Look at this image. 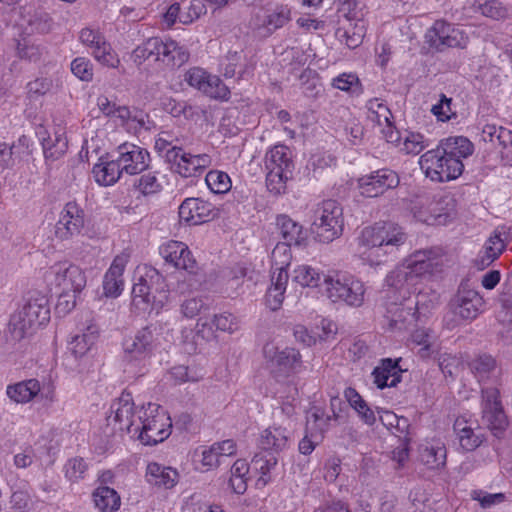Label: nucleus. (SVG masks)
Masks as SVG:
<instances>
[{"instance_id": "f3484780", "label": "nucleus", "mask_w": 512, "mask_h": 512, "mask_svg": "<svg viewBox=\"0 0 512 512\" xmlns=\"http://www.w3.org/2000/svg\"><path fill=\"white\" fill-rule=\"evenodd\" d=\"M118 161L125 173L135 175L149 166V152L135 144L124 143L118 147Z\"/></svg>"}, {"instance_id": "423d86ee", "label": "nucleus", "mask_w": 512, "mask_h": 512, "mask_svg": "<svg viewBox=\"0 0 512 512\" xmlns=\"http://www.w3.org/2000/svg\"><path fill=\"white\" fill-rule=\"evenodd\" d=\"M263 355L271 373L278 381L298 372L301 367V355L294 348L286 347L279 350L274 344L267 343L263 347Z\"/></svg>"}, {"instance_id": "cd10ccee", "label": "nucleus", "mask_w": 512, "mask_h": 512, "mask_svg": "<svg viewBox=\"0 0 512 512\" xmlns=\"http://www.w3.org/2000/svg\"><path fill=\"white\" fill-rule=\"evenodd\" d=\"M398 292L400 293L401 299L403 300L402 292H400V291H398ZM404 301H406V303H402V301L400 303H398L397 301H391V302L386 301L385 302V306H386L385 317L389 320L390 325L392 327L401 328L398 325L404 324L405 322H407L409 317H411V318H414L415 316L417 317L416 312L414 311L413 307L410 305V301L407 300L406 298L404 299Z\"/></svg>"}, {"instance_id": "72a5a7b5", "label": "nucleus", "mask_w": 512, "mask_h": 512, "mask_svg": "<svg viewBox=\"0 0 512 512\" xmlns=\"http://www.w3.org/2000/svg\"><path fill=\"white\" fill-rule=\"evenodd\" d=\"M325 274L308 265H300L293 270L292 281L302 287L315 288L323 284Z\"/></svg>"}, {"instance_id": "c756f323", "label": "nucleus", "mask_w": 512, "mask_h": 512, "mask_svg": "<svg viewBox=\"0 0 512 512\" xmlns=\"http://www.w3.org/2000/svg\"><path fill=\"white\" fill-rule=\"evenodd\" d=\"M97 183L103 186L113 185L124 171L118 159L95 164L92 170Z\"/></svg>"}, {"instance_id": "4c0bfd02", "label": "nucleus", "mask_w": 512, "mask_h": 512, "mask_svg": "<svg viewBox=\"0 0 512 512\" xmlns=\"http://www.w3.org/2000/svg\"><path fill=\"white\" fill-rule=\"evenodd\" d=\"M97 339L96 331L93 327H88L87 332L76 335L70 345V350L76 358L84 356L94 345Z\"/></svg>"}, {"instance_id": "0e129e2a", "label": "nucleus", "mask_w": 512, "mask_h": 512, "mask_svg": "<svg viewBox=\"0 0 512 512\" xmlns=\"http://www.w3.org/2000/svg\"><path fill=\"white\" fill-rule=\"evenodd\" d=\"M177 173L185 178L199 175L194 155L185 152V155L182 156V162L179 164V170H177Z\"/></svg>"}, {"instance_id": "c85d7f7f", "label": "nucleus", "mask_w": 512, "mask_h": 512, "mask_svg": "<svg viewBox=\"0 0 512 512\" xmlns=\"http://www.w3.org/2000/svg\"><path fill=\"white\" fill-rule=\"evenodd\" d=\"M435 149H440L441 153L461 160V158H466L473 153V144L463 136L449 137L441 140Z\"/></svg>"}, {"instance_id": "6e6552de", "label": "nucleus", "mask_w": 512, "mask_h": 512, "mask_svg": "<svg viewBox=\"0 0 512 512\" xmlns=\"http://www.w3.org/2000/svg\"><path fill=\"white\" fill-rule=\"evenodd\" d=\"M158 408V406L149 403L148 410L151 414L156 411V414L148 416L147 411H145L146 418L142 420V417H139L142 423L139 439L145 445H156L163 442L171 434V419L165 412H159Z\"/></svg>"}, {"instance_id": "39448f33", "label": "nucleus", "mask_w": 512, "mask_h": 512, "mask_svg": "<svg viewBox=\"0 0 512 512\" xmlns=\"http://www.w3.org/2000/svg\"><path fill=\"white\" fill-rule=\"evenodd\" d=\"M441 152L440 149L425 152L419 160L421 169L433 181L446 182L458 178L464 170L462 160Z\"/></svg>"}, {"instance_id": "052dcab7", "label": "nucleus", "mask_w": 512, "mask_h": 512, "mask_svg": "<svg viewBox=\"0 0 512 512\" xmlns=\"http://www.w3.org/2000/svg\"><path fill=\"white\" fill-rule=\"evenodd\" d=\"M501 310L499 311V320L502 323H512V293L502 292L499 296Z\"/></svg>"}, {"instance_id": "e433bc0d", "label": "nucleus", "mask_w": 512, "mask_h": 512, "mask_svg": "<svg viewBox=\"0 0 512 512\" xmlns=\"http://www.w3.org/2000/svg\"><path fill=\"white\" fill-rule=\"evenodd\" d=\"M420 461L429 469H440L446 465L445 446H425L420 450Z\"/></svg>"}, {"instance_id": "a211bd4d", "label": "nucleus", "mask_w": 512, "mask_h": 512, "mask_svg": "<svg viewBox=\"0 0 512 512\" xmlns=\"http://www.w3.org/2000/svg\"><path fill=\"white\" fill-rule=\"evenodd\" d=\"M401 358H384L372 371L374 383L379 389L396 387L402 381V374L406 370L399 365Z\"/></svg>"}, {"instance_id": "a878e982", "label": "nucleus", "mask_w": 512, "mask_h": 512, "mask_svg": "<svg viewBox=\"0 0 512 512\" xmlns=\"http://www.w3.org/2000/svg\"><path fill=\"white\" fill-rule=\"evenodd\" d=\"M40 392V383L37 379L31 378L18 383L8 385L7 396L16 403L25 404L33 400Z\"/></svg>"}, {"instance_id": "bf43d9fd", "label": "nucleus", "mask_w": 512, "mask_h": 512, "mask_svg": "<svg viewBox=\"0 0 512 512\" xmlns=\"http://www.w3.org/2000/svg\"><path fill=\"white\" fill-rule=\"evenodd\" d=\"M451 102V98H448L445 94H441L439 102L432 106L431 112L438 120L447 121L451 118Z\"/></svg>"}, {"instance_id": "9d476101", "label": "nucleus", "mask_w": 512, "mask_h": 512, "mask_svg": "<svg viewBox=\"0 0 512 512\" xmlns=\"http://www.w3.org/2000/svg\"><path fill=\"white\" fill-rule=\"evenodd\" d=\"M184 81L187 82L189 86L198 89L210 98L220 100L229 99V88L218 76L208 74L202 68L194 67L189 69L184 75Z\"/></svg>"}, {"instance_id": "f257e3e1", "label": "nucleus", "mask_w": 512, "mask_h": 512, "mask_svg": "<svg viewBox=\"0 0 512 512\" xmlns=\"http://www.w3.org/2000/svg\"><path fill=\"white\" fill-rule=\"evenodd\" d=\"M444 255L440 248H429L415 251L401 265L391 271L385 279L389 287L386 297L390 293L402 292V297L410 293V288L420 280L430 278L442 272Z\"/></svg>"}, {"instance_id": "393cba45", "label": "nucleus", "mask_w": 512, "mask_h": 512, "mask_svg": "<svg viewBox=\"0 0 512 512\" xmlns=\"http://www.w3.org/2000/svg\"><path fill=\"white\" fill-rule=\"evenodd\" d=\"M278 463L277 457L272 452L261 451L256 453L251 461V467L256 472L260 473L256 485L264 487L271 482V470L275 469Z\"/></svg>"}, {"instance_id": "69168bd1", "label": "nucleus", "mask_w": 512, "mask_h": 512, "mask_svg": "<svg viewBox=\"0 0 512 512\" xmlns=\"http://www.w3.org/2000/svg\"><path fill=\"white\" fill-rule=\"evenodd\" d=\"M17 53L21 59H26L34 62L39 60L41 57V49L39 48V46L29 44L26 41H24L23 43H18Z\"/></svg>"}, {"instance_id": "09e8293b", "label": "nucleus", "mask_w": 512, "mask_h": 512, "mask_svg": "<svg viewBox=\"0 0 512 512\" xmlns=\"http://www.w3.org/2000/svg\"><path fill=\"white\" fill-rule=\"evenodd\" d=\"M291 246L287 242H279L276 244L271 253V259L273 267L285 266L288 268L290 265V260L292 258L291 255Z\"/></svg>"}, {"instance_id": "ea45409f", "label": "nucleus", "mask_w": 512, "mask_h": 512, "mask_svg": "<svg viewBox=\"0 0 512 512\" xmlns=\"http://www.w3.org/2000/svg\"><path fill=\"white\" fill-rule=\"evenodd\" d=\"M483 417L488 423L493 435L497 438H502L508 426V420L503 408L485 412L483 413Z\"/></svg>"}, {"instance_id": "6e6d98bb", "label": "nucleus", "mask_w": 512, "mask_h": 512, "mask_svg": "<svg viewBox=\"0 0 512 512\" xmlns=\"http://www.w3.org/2000/svg\"><path fill=\"white\" fill-rule=\"evenodd\" d=\"M505 248L506 244L501 238V234L494 232V234L491 235L486 241L483 247V251H485L487 255H490L492 260H496L502 254Z\"/></svg>"}, {"instance_id": "c03bdc74", "label": "nucleus", "mask_w": 512, "mask_h": 512, "mask_svg": "<svg viewBox=\"0 0 512 512\" xmlns=\"http://www.w3.org/2000/svg\"><path fill=\"white\" fill-rule=\"evenodd\" d=\"M92 54L98 62L107 67L116 68L120 63L117 55L113 53L110 44L106 43L105 40L100 45L95 46Z\"/></svg>"}, {"instance_id": "7c9ffc66", "label": "nucleus", "mask_w": 512, "mask_h": 512, "mask_svg": "<svg viewBox=\"0 0 512 512\" xmlns=\"http://www.w3.org/2000/svg\"><path fill=\"white\" fill-rule=\"evenodd\" d=\"M148 481L154 485L172 488L177 481L178 473L171 467H163L158 463H150L147 466Z\"/></svg>"}, {"instance_id": "f8f14e48", "label": "nucleus", "mask_w": 512, "mask_h": 512, "mask_svg": "<svg viewBox=\"0 0 512 512\" xmlns=\"http://www.w3.org/2000/svg\"><path fill=\"white\" fill-rule=\"evenodd\" d=\"M155 331V326L147 325L138 330L134 337L126 338L123 342L126 359L142 360L150 356L156 346Z\"/></svg>"}, {"instance_id": "3c124183", "label": "nucleus", "mask_w": 512, "mask_h": 512, "mask_svg": "<svg viewBox=\"0 0 512 512\" xmlns=\"http://www.w3.org/2000/svg\"><path fill=\"white\" fill-rule=\"evenodd\" d=\"M31 31L41 34L49 33L53 28V20L46 12L35 13L28 21Z\"/></svg>"}, {"instance_id": "338daca9", "label": "nucleus", "mask_w": 512, "mask_h": 512, "mask_svg": "<svg viewBox=\"0 0 512 512\" xmlns=\"http://www.w3.org/2000/svg\"><path fill=\"white\" fill-rule=\"evenodd\" d=\"M78 294L62 289V293L58 298L56 310L58 313L66 314L70 312L76 306V298Z\"/></svg>"}, {"instance_id": "ddd939ff", "label": "nucleus", "mask_w": 512, "mask_h": 512, "mask_svg": "<svg viewBox=\"0 0 512 512\" xmlns=\"http://www.w3.org/2000/svg\"><path fill=\"white\" fill-rule=\"evenodd\" d=\"M219 211L211 203L200 198H186L179 206L180 221L188 225H199L213 220Z\"/></svg>"}, {"instance_id": "0eeeda50", "label": "nucleus", "mask_w": 512, "mask_h": 512, "mask_svg": "<svg viewBox=\"0 0 512 512\" xmlns=\"http://www.w3.org/2000/svg\"><path fill=\"white\" fill-rule=\"evenodd\" d=\"M425 43L436 52H443L448 48H465L468 37L458 28L451 24L437 20L425 34Z\"/></svg>"}, {"instance_id": "9b49d317", "label": "nucleus", "mask_w": 512, "mask_h": 512, "mask_svg": "<svg viewBox=\"0 0 512 512\" xmlns=\"http://www.w3.org/2000/svg\"><path fill=\"white\" fill-rule=\"evenodd\" d=\"M400 183L398 174L388 168H382L358 179L361 194L366 197H377L389 189L396 188Z\"/></svg>"}, {"instance_id": "6ab92c4d", "label": "nucleus", "mask_w": 512, "mask_h": 512, "mask_svg": "<svg viewBox=\"0 0 512 512\" xmlns=\"http://www.w3.org/2000/svg\"><path fill=\"white\" fill-rule=\"evenodd\" d=\"M169 47H172L171 44L163 42L159 37H151L132 51L131 59L137 66L150 59L161 61L162 57L170 53Z\"/></svg>"}, {"instance_id": "2f4dec72", "label": "nucleus", "mask_w": 512, "mask_h": 512, "mask_svg": "<svg viewBox=\"0 0 512 512\" xmlns=\"http://www.w3.org/2000/svg\"><path fill=\"white\" fill-rule=\"evenodd\" d=\"M95 506L102 512H114L120 507V496L108 486H100L93 492Z\"/></svg>"}, {"instance_id": "8fccbe9b", "label": "nucleus", "mask_w": 512, "mask_h": 512, "mask_svg": "<svg viewBox=\"0 0 512 512\" xmlns=\"http://www.w3.org/2000/svg\"><path fill=\"white\" fill-rule=\"evenodd\" d=\"M167 44H171L169 47L170 53L167 56L161 58V62L166 65L180 67L188 61L189 53L186 52L182 47H179L175 41H169Z\"/></svg>"}, {"instance_id": "a18cd8bd", "label": "nucleus", "mask_w": 512, "mask_h": 512, "mask_svg": "<svg viewBox=\"0 0 512 512\" xmlns=\"http://www.w3.org/2000/svg\"><path fill=\"white\" fill-rule=\"evenodd\" d=\"M290 20V10L287 6L277 7L274 12L269 14L264 21V25L272 33L283 27Z\"/></svg>"}, {"instance_id": "5fc2aeb1", "label": "nucleus", "mask_w": 512, "mask_h": 512, "mask_svg": "<svg viewBox=\"0 0 512 512\" xmlns=\"http://www.w3.org/2000/svg\"><path fill=\"white\" fill-rule=\"evenodd\" d=\"M481 13L494 20L504 19L507 16V9L498 0H489L479 5Z\"/></svg>"}, {"instance_id": "412c9836", "label": "nucleus", "mask_w": 512, "mask_h": 512, "mask_svg": "<svg viewBox=\"0 0 512 512\" xmlns=\"http://www.w3.org/2000/svg\"><path fill=\"white\" fill-rule=\"evenodd\" d=\"M56 281L62 289L80 294L86 286V276L81 268L73 264L58 265L56 269Z\"/></svg>"}, {"instance_id": "5701e85b", "label": "nucleus", "mask_w": 512, "mask_h": 512, "mask_svg": "<svg viewBox=\"0 0 512 512\" xmlns=\"http://www.w3.org/2000/svg\"><path fill=\"white\" fill-rule=\"evenodd\" d=\"M111 410L114 412V421L119 423V429L131 433L134 416V403L131 393L123 392L117 402L112 404Z\"/></svg>"}, {"instance_id": "603ef678", "label": "nucleus", "mask_w": 512, "mask_h": 512, "mask_svg": "<svg viewBox=\"0 0 512 512\" xmlns=\"http://www.w3.org/2000/svg\"><path fill=\"white\" fill-rule=\"evenodd\" d=\"M333 86L343 90L351 91L359 94L361 92V84L359 78L355 74H341L333 80Z\"/></svg>"}, {"instance_id": "f03ea898", "label": "nucleus", "mask_w": 512, "mask_h": 512, "mask_svg": "<svg viewBox=\"0 0 512 512\" xmlns=\"http://www.w3.org/2000/svg\"><path fill=\"white\" fill-rule=\"evenodd\" d=\"M50 319V308L45 296L30 298L23 308L14 313L8 323V333L14 341L31 335Z\"/></svg>"}, {"instance_id": "37998d69", "label": "nucleus", "mask_w": 512, "mask_h": 512, "mask_svg": "<svg viewBox=\"0 0 512 512\" xmlns=\"http://www.w3.org/2000/svg\"><path fill=\"white\" fill-rule=\"evenodd\" d=\"M156 279L157 281L161 280V275L158 273L157 270L151 269L146 273L145 276H140L138 281L134 283L132 288V299L138 298L141 295L147 294L150 290L158 291V288H155L153 285V280Z\"/></svg>"}, {"instance_id": "4468645a", "label": "nucleus", "mask_w": 512, "mask_h": 512, "mask_svg": "<svg viewBox=\"0 0 512 512\" xmlns=\"http://www.w3.org/2000/svg\"><path fill=\"white\" fill-rule=\"evenodd\" d=\"M160 254L166 262L177 269L187 271L189 274H196L198 263L188 246L180 241H169L160 247Z\"/></svg>"}, {"instance_id": "473e14b6", "label": "nucleus", "mask_w": 512, "mask_h": 512, "mask_svg": "<svg viewBox=\"0 0 512 512\" xmlns=\"http://www.w3.org/2000/svg\"><path fill=\"white\" fill-rule=\"evenodd\" d=\"M454 431L458 435L461 448L466 452L474 451L483 441L482 435L476 434L463 420L457 419L455 421Z\"/></svg>"}, {"instance_id": "aec40b11", "label": "nucleus", "mask_w": 512, "mask_h": 512, "mask_svg": "<svg viewBox=\"0 0 512 512\" xmlns=\"http://www.w3.org/2000/svg\"><path fill=\"white\" fill-rule=\"evenodd\" d=\"M276 226L284 242L302 248L308 245V230L290 216L286 214L277 215Z\"/></svg>"}, {"instance_id": "c9c22d12", "label": "nucleus", "mask_w": 512, "mask_h": 512, "mask_svg": "<svg viewBox=\"0 0 512 512\" xmlns=\"http://www.w3.org/2000/svg\"><path fill=\"white\" fill-rule=\"evenodd\" d=\"M266 168L268 173L266 175V185L268 190L279 195L285 191V183L289 179L292 172H288L286 168L279 166H272L267 163Z\"/></svg>"}, {"instance_id": "e2e57ef3", "label": "nucleus", "mask_w": 512, "mask_h": 512, "mask_svg": "<svg viewBox=\"0 0 512 512\" xmlns=\"http://www.w3.org/2000/svg\"><path fill=\"white\" fill-rule=\"evenodd\" d=\"M483 413L502 408L499 400V392L495 388H488L482 391Z\"/></svg>"}, {"instance_id": "79ce46f5", "label": "nucleus", "mask_w": 512, "mask_h": 512, "mask_svg": "<svg viewBox=\"0 0 512 512\" xmlns=\"http://www.w3.org/2000/svg\"><path fill=\"white\" fill-rule=\"evenodd\" d=\"M286 168L288 172H292V162L288 156V148L284 145L273 147L266 155V164Z\"/></svg>"}, {"instance_id": "4be33fe9", "label": "nucleus", "mask_w": 512, "mask_h": 512, "mask_svg": "<svg viewBox=\"0 0 512 512\" xmlns=\"http://www.w3.org/2000/svg\"><path fill=\"white\" fill-rule=\"evenodd\" d=\"M383 233V258L396 257V252L407 240V235L402 227L393 222H381Z\"/></svg>"}, {"instance_id": "b1692460", "label": "nucleus", "mask_w": 512, "mask_h": 512, "mask_svg": "<svg viewBox=\"0 0 512 512\" xmlns=\"http://www.w3.org/2000/svg\"><path fill=\"white\" fill-rule=\"evenodd\" d=\"M290 438V432L284 427H270L263 431L259 439V447L264 452H279L284 450Z\"/></svg>"}, {"instance_id": "a19ab883", "label": "nucleus", "mask_w": 512, "mask_h": 512, "mask_svg": "<svg viewBox=\"0 0 512 512\" xmlns=\"http://www.w3.org/2000/svg\"><path fill=\"white\" fill-rule=\"evenodd\" d=\"M205 182L209 189L215 194H223L231 189L230 177L227 173L222 171H209L206 174Z\"/></svg>"}, {"instance_id": "dca6fc26", "label": "nucleus", "mask_w": 512, "mask_h": 512, "mask_svg": "<svg viewBox=\"0 0 512 512\" xmlns=\"http://www.w3.org/2000/svg\"><path fill=\"white\" fill-rule=\"evenodd\" d=\"M383 233L381 222L375 223L373 226L365 227L358 238L359 245L366 248L363 252L365 259L371 265H380L383 259Z\"/></svg>"}, {"instance_id": "4d7b16f0", "label": "nucleus", "mask_w": 512, "mask_h": 512, "mask_svg": "<svg viewBox=\"0 0 512 512\" xmlns=\"http://www.w3.org/2000/svg\"><path fill=\"white\" fill-rule=\"evenodd\" d=\"M470 369L479 375H486L495 367V360L490 355H481L469 363Z\"/></svg>"}, {"instance_id": "58836bf2", "label": "nucleus", "mask_w": 512, "mask_h": 512, "mask_svg": "<svg viewBox=\"0 0 512 512\" xmlns=\"http://www.w3.org/2000/svg\"><path fill=\"white\" fill-rule=\"evenodd\" d=\"M183 13L180 16L182 24H190L198 19L202 14L206 13L204 0H181Z\"/></svg>"}, {"instance_id": "20e7f679", "label": "nucleus", "mask_w": 512, "mask_h": 512, "mask_svg": "<svg viewBox=\"0 0 512 512\" xmlns=\"http://www.w3.org/2000/svg\"><path fill=\"white\" fill-rule=\"evenodd\" d=\"M343 209L335 200H326L315 210L311 232L317 241L330 243L342 235Z\"/></svg>"}, {"instance_id": "de8ad7c7", "label": "nucleus", "mask_w": 512, "mask_h": 512, "mask_svg": "<svg viewBox=\"0 0 512 512\" xmlns=\"http://www.w3.org/2000/svg\"><path fill=\"white\" fill-rule=\"evenodd\" d=\"M123 284L121 275L111 274V272L107 271L103 278L104 295L111 298L118 297L123 290Z\"/></svg>"}, {"instance_id": "49530a36", "label": "nucleus", "mask_w": 512, "mask_h": 512, "mask_svg": "<svg viewBox=\"0 0 512 512\" xmlns=\"http://www.w3.org/2000/svg\"><path fill=\"white\" fill-rule=\"evenodd\" d=\"M134 186L143 195L155 194L162 188L154 172L143 174L139 179L135 180Z\"/></svg>"}, {"instance_id": "f704fd0d", "label": "nucleus", "mask_w": 512, "mask_h": 512, "mask_svg": "<svg viewBox=\"0 0 512 512\" xmlns=\"http://www.w3.org/2000/svg\"><path fill=\"white\" fill-rule=\"evenodd\" d=\"M439 298V293L431 288L420 290L415 295V301L412 303L414 304L413 309L417 314V319L420 316H426L431 310L436 308L439 304Z\"/></svg>"}, {"instance_id": "13d9d810", "label": "nucleus", "mask_w": 512, "mask_h": 512, "mask_svg": "<svg viewBox=\"0 0 512 512\" xmlns=\"http://www.w3.org/2000/svg\"><path fill=\"white\" fill-rule=\"evenodd\" d=\"M52 87V80L49 78H36L27 84L30 98H38L45 95Z\"/></svg>"}, {"instance_id": "bb28decb", "label": "nucleus", "mask_w": 512, "mask_h": 512, "mask_svg": "<svg viewBox=\"0 0 512 512\" xmlns=\"http://www.w3.org/2000/svg\"><path fill=\"white\" fill-rule=\"evenodd\" d=\"M37 134L42 136L41 144L46 161H56L65 154L68 142L63 134L55 133L54 139L45 137L46 131L43 127L39 128Z\"/></svg>"}, {"instance_id": "680f3d73", "label": "nucleus", "mask_w": 512, "mask_h": 512, "mask_svg": "<svg viewBox=\"0 0 512 512\" xmlns=\"http://www.w3.org/2000/svg\"><path fill=\"white\" fill-rule=\"evenodd\" d=\"M235 320L236 318L230 313L215 314L211 324L218 330L232 333L237 328Z\"/></svg>"}, {"instance_id": "7ed1b4c3", "label": "nucleus", "mask_w": 512, "mask_h": 512, "mask_svg": "<svg viewBox=\"0 0 512 512\" xmlns=\"http://www.w3.org/2000/svg\"><path fill=\"white\" fill-rule=\"evenodd\" d=\"M325 294L333 303H344L351 307H360L364 301L365 288L355 276L334 272L323 278Z\"/></svg>"}, {"instance_id": "774afa93", "label": "nucleus", "mask_w": 512, "mask_h": 512, "mask_svg": "<svg viewBox=\"0 0 512 512\" xmlns=\"http://www.w3.org/2000/svg\"><path fill=\"white\" fill-rule=\"evenodd\" d=\"M155 290H150L148 293L141 295L138 298L132 299V306L139 312L151 311L154 308L155 303Z\"/></svg>"}, {"instance_id": "2eb2a0df", "label": "nucleus", "mask_w": 512, "mask_h": 512, "mask_svg": "<svg viewBox=\"0 0 512 512\" xmlns=\"http://www.w3.org/2000/svg\"><path fill=\"white\" fill-rule=\"evenodd\" d=\"M84 226V212L75 202L65 205L58 222L55 225V235L61 240H67L78 235Z\"/></svg>"}, {"instance_id": "864d4df0", "label": "nucleus", "mask_w": 512, "mask_h": 512, "mask_svg": "<svg viewBox=\"0 0 512 512\" xmlns=\"http://www.w3.org/2000/svg\"><path fill=\"white\" fill-rule=\"evenodd\" d=\"M71 71L82 81H90L93 78L92 64L85 57L75 58L71 63Z\"/></svg>"}, {"instance_id": "1a4fd4ad", "label": "nucleus", "mask_w": 512, "mask_h": 512, "mask_svg": "<svg viewBox=\"0 0 512 512\" xmlns=\"http://www.w3.org/2000/svg\"><path fill=\"white\" fill-rule=\"evenodd\" d=\"M484 300L478 291L461 283L457 292L449 301V308L454 316L461 320H474L481 313Z\"/></svg>"}]
</instances>
